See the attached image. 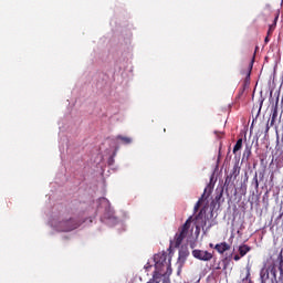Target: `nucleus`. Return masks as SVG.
I'll list each match as a JSON object with an SVG mask.
<instances>
[{
  "label": "nucleus",
  "mask_w": 283,
  "mask_h": 283,
  "mask_svg": "<svg viewBox=\"0 0 283 283\" xmlns=\"http://www.w3.org/2000/svg\"><path fill=\"white\" fill-rule=\"evenodd\" d=\"M242 282L243 283H252V281H251V268H247V275L242 280Z\"/></svg>",
  "instance_id": "ddd939ff"
},
{
  "label": "nucleus",
  "mask_w": 283,
  "mask_h": 283,
  "mask_svg": "<svg viewBox=\"0 0 283 283\" xmlns=\"http://www.w3.org/2000/svg\"><path fill=\"white\" fill-rule=\"evenodd\" d=\"M128 283H134V281H130V282H128Z\"/></svg>",
  "instance_id": "473e14b6"
},
{
  "label": "nucleus",
  "mask_w": 283,
  "mask_h": 283,
  "mask_svg": "<svg viewBox=\"0 0 283 283\" xmlns=\"http://www.w3.org/2000/svg\"><path fill=\"white\" fill-rule=\"evenodd\" d=\"M275 179V174H271V176H270V182H273V180Z\"/></svg>",
  "instance_id": "412c9836"
},
{
  "label": "nucleus",
  "mask_w": 283,
  "mask_h": 283,
  "mask_svg": "<svg viewBox=\"0 0 283 283\" xmlns=\"http://www.w3.org/2000/svg\"><path fill=\"white\" fill-rule=\"evenodd\" d=\"M147 283H160V276H158V274H153V279H150Z\"/></svg>",
  "instance_id": "2eb2a0df"
},
{
  "label": "nucleus",
  "mask_w": 283,
  "mask_h": 283,
  "mask_svg": "<svg viewBox=\"0 0 283 283\" xmlns=\"http://www.w3.org/2000/svg\"><path fill=\"white\" fill-rule=\"evenodd\" d=\"M214 134H216V136H220V134H222V133L214 130Z\"/></svg>",
  "instance_id": "cd10ccee"
},
{
  "label": "nucleus",
  "mask_w": 283,
  "mask_h": 283,
  "mask_svg": "<svg viewBox=\"0 0 283 283\" xmlns=\"http://www.w3.org/2000/svg\"><path fill=\"white\" fill-rule=\"evenodd\" d=\"M221 198H222V192H220V195L216 197V200H220Z\"/></svg>",
  "instance_id": "bb28decb"
},
{
  "label": "nucleus",
  "mask_w": 283,
  "mask_h": 283,
  "mask_svg": "<svg viewBox=\"0 0 283 283\" xmlns=\"http://www.w3.org/2000/svg\"><path fill=\"white\" fill-rule=\"evenodd\" d=\"M155 271L154 275H157L159 280L165 275H171V258L167 252H159L154 255Z\"/></svg>",
  "instance_id": "f257e3e1"
},
{
  "label": "nucleus",
  "mask_w": 283,
  "mask_h": 283,
  "mask_svg": "<svg viewBox=\"0 0 283 283\" xmlns=\"http://www.w3.org/2000/svg\"><path fill=\"white\" fill-rule=\"evenodd\" d=\"M275 120H277V104L272 106V114H271L270 125H269V122H268L266 128H265L266 133H269L271 127H273V125H275Z\"/></svg>",
  "instance_id": "39448f33"
},
{
  "label": "nucleus",
  "mask_w": 283,
  "mask_h": 283,
  "mask_svg": "<svg viewBox=\"0 0 283 283\" xmlns=\"http://www.w3.org/2000/svg\"><path fill=\"white\" fill-rule=\"evenodd\" d=\"M55 229L67 233L70 231H74V229H78V221H76V219L72 217L61 219L60 221L56 222Z\"/></svg>",
  "instance_id": "7ed1b4c3"
},
{
  "label": "nucleus",
  "mask_w": 283,
  "mask_h": 283,
  "mask_svg": "<svg viewBox=\"0 0 283 283\" xmlns=\"http://www.w3.org/2000/svg\"><path fill=\"white\" fill-rule=\"evenodd\" d=\"M240 258H241V256H240L239 254H237V255H234L233 259H234L235 262H238V261L240 260Z\"/></svg>",
  "instance_id": "5701e85b"
},
{
  "label": "nucleus",
  "mask_w": 283,
  "mask_h": 283,
  "mask_svg": "<svg viewBox=\"0 0 283 283\" xmlns=\"http://www.w3.org/2000/svg\"><path fill=\"white\" fill-rule=\"evenodd\" d=\"M163 283H171V281L169 280V277H165V279L163 280Z\"/></svg>",
  "instance_id": "4be33fe9"
},
{
  "label": "nucleus",
  "mask_w": 283,
  "mask_h": 283,
  "mask_svg": "<svg viewBox=\"0 0 283 283\" xmlns=\"http://www.w3.org/2000/svg\"><path fill=\"white\" fill-rule=\"evenodd\" d=\"M269 41H271V39H269V35H266L264 39V43L266 44V43H269Z\"/></svg>",
  "instance_id": "393cba45"
},
{
  "label": "nucleus",
  "mask_w": 283,
  "mask_h": 283,
  "mask_svg": "<svg viewBox=\"0 0 283 283\" xmlns=\"http://www.w3.org/2000/svg\"><path fill=\"white\" fill-rule=\"evenodd\" d=\"M108 218H112V213H111V214H108Z\"/></svg>",
  "instance_id": "2f4dec72"
},
{
  "label": "nucleus",
  "mask_w": 283,
  "mask_h": 283,
  "mask_svg": "<svg viewBox=\"0 0 283 283\" xmlns=\"http://www.w3.org/2000/svg\"><path fill=\"white\" fill-rule=\"evenodd\" d=\"M211 189H212L211 186H208V187L205 189V191H203L201 198H200L199 201L197 202V207H200V202H202V200H207V198H209V197L211 196Z\"/></svg>",
  "instance_id": "6e6552de"
},
{
  "label": "nucleus",
  "mask_w": 283,
  "mask_h": 283,
  "mask_svg": "<svg viewBox=\"0 0 283 283\" xmlns=\"http://www.w3.org/2000/svg\"><path fill=\"white\" fill-rule=\"evenodd\" d=\"M279 258H280V260H281V262H282V261H283V259H282V258H283V256H282V253L279 255Z\"/></svg>",
  "instance_id": "7c9ffc66"
},
{
  "label": "nucleus",
  "mask_w": 283,
  "mask_h": 283,
  "mask_svg": "<svg viewBox=\"0 0 283 283\" xmlns=\"http://www.w3.org/2000/svg\"><path fill=\"white\" fill-rule=\"evenodd\" d=\"M239 175H240V170H238V168L234 167L232 170V174L226 178V181H224L226 189H229V185H231V178L235 180V178H238Z\"/></svg>",
  "instance_id": "0eeeda50"
},
{
  "label": "nucleus",
  "mask_w": 283,
  "mask_h": 283,
  "mask_svg": "<svg viewBox=\"0 0 283 283\" xmlns=\"http://www.w3.org/2000/svg\"><path fill=\"white\" fill-rule=\"evenodd\" d=\"M145 269H146V271H149V269H151V265H150L149 263H147V264L145 265Z\"/></svg>",
  "instance_id": "b1692460"
},
{
  "label": "nucleus",
  "mask_w": 283,
  "mask_h": 283,
  "mask_svg": "<svg viewBox=\"0 0 283 283\" xmlns=\"http://www.w3.org/2000/svg\"><path fill=\"white\" fill-rule=\"evenodd\" d=\"M261 283H266V280H269V270L262 269L260 272Z\"/></svg>",
  "instance_id": "9b49d317"
},
{
  "label": "nucleus",
  "mask_w": 283,
  "mask_h": 283,
  "mask_svg": "<svg viewBox=\"0 0 283 283\" xmlns=\"http://www.w3.org/2000/svg\"><path fill=\"white\" fill-rule=\"evenodd\" d=\"M253 181L255 182V189H259V187H260V181L258 180V174L254 175Z\"/></svg>",
  "instance_id": "f3484780"
},
{
  "label": "nucleus",
  "mask_w": 283,
  "mask_h": 283,
  "mask_svg": "<svg viewBox=\"0 0 283 283\" xmlns=\"http://www.w3.org/2000/svg\"><path fill=\"white\" fill-rule=\"evenodd\" d=\"M214 250L222 255V253H226V251L231 250V245L227 242H221L214 245Z\"/></svg>",
  "instance_id": "423d86ee"
},
{
  "label": "nucleus",
  "mask_w": 283,
  "mask_h": 283,
  "mask_svg": "<svg viewBox=\"0 0 283 283\" xmlns=\"http://www.w3.org/2000/svg\"><path fill=\"white\" fill-rule=\"evenodd\" d=\"M259 178L260 180H264V170L259 172Z\"/></svg>",
  "instance_id": "aec40b11"
},
{
  "label": "nucleus",
  "mask_w": 283,
  "mask_h": 283,
  "mask_svg": "<svg viewBox=\"0 0 283 283\" xmlns=\"http://www.w3.org/2000/svg\"><path fill=\"white\" fill-rule=\"evenodd\" d=\"M276 283H283V270H282V268H280V276H279V280L276 281Z\"/></svg>",
  "instance_id": "a211bd4d"
},
{
  "label": "nucleus",
  "mask_w": 283,
  "mask_h": 283,
  "mask_svg": "<svg viewBox=\"0 0 283 283\" xmlns=\"http://www.w3.org/2000/svg\"><path fill=\"white\" fill-rule=\"evenodd\" d=\"M251 70H253V60L250 64V67H249V72H248V75H247V78H251Z\"/></svg>",
  "instance_id": "6ab92c4d"
},
{
  "label": "nucleus",
  "mask_w": 283,
  "mask_h": 283,
  "mask_svg": "<svg viewBox=\"0 0 283 283\" xmlns=\"http://www.w3.org/2000/svg\"><path fill=\"white\" fill-rule=\"evenodd\" d=\"M271 273H273V276L275 277V270H271Z\"/></svg>",
  "instance_id": "c85d7f7f"
},
{
  "label": "nucleus",
  "mask_w": 283,
  "mask_h": 283,
  "mask_svg": "<svg viewBox=\"0 0 283 283\" xmlns=\"http://www.w3.org/2000/svg\"><path fill=\"white\" fill-rule=\"evenodd\" d=\"M98 201H99L102 205H107V206H109V200H107V198H105V197L99 198Z\"/></svg>",
  "instance_id": "dca6fc26"
},
{
  "label": "nucleus",
  "mask_w": 283,
  "mask_h": 283,
  "mask_svg": "<svg viewBox=\"0 0 283 283\" xmlns=\"http://www.w3.org/2000/svg\"><path fill=\"white\" fill-rule=\"evenodd\" d=\"M249 251H251V247H249L247 244H242L239 247V255L241 258H244V255H247V253H249Z\"/></svg>",
  "instance_id": "9d476101"
},
{
  "label": "nucleus",
  "mask_w": 283,
  "mask_h": 283,
  "mask_svg": "<svg viewBox=\"0 0 283 283\" xmlns=\"http://www.w3.org/2000/svg\"><path fill=\"white\" fill-rule=\"evenodd\" d=\"M192 255L196 260H200L201 262H210V260H213V253L207 250H193Z\"/></svg>",
  "instance_id": "20e7f679"
},
{
  "label": "nucleus",
  "mask_w": 283,
  "mask_h": 283,
  "mask_svg": "<svg viewBox=\"0 0 283 283\" xmlns=\"http://www.w3.org/2000/svg\"><path fill=\"white\" fill-rule=\"evenodd\" d=\"M242 149V138H239L233 147V154H238Z\"/></svg>",
  "instance_id": "f8f14e48"
},
{
  "label": "nucleus",
  "mask_w": 283,
  "mask_h": 283,
  "mask_svg": "<svg viewBox=\"0 0 283 283\" xmlns=\"http://www.w3.org/2000/svg\"><path fill=\"white\" fill-rule=\"evenodd\" d=\"M248 156H251V149H248Z\"/></svg>",
  "instance_id": "c756f323"
},
{
  "label": "nucleus",
  "mask_w": 283,
  "mask_h": 283,
  "mask_svg": "<svg viewBox=\"0 0 283 283\" xmlns=\"http://www.w3.org/2000/svg\"><path fill=\"white\" fill-rule=\"evenodd\" d=\"M276 21H277V15L274 19V24H271L269 30H268V36H271V34H273V31L275 30Z\"/></svg>",
  "instance_id": "4468645a"
},
{
  "label": "nucleus",
  "mask_w": 283,
  "mask_h": 283,
  "mask_svg": "<svg viewBox=\"0 0 283 283\" xmlns=\"http://www.w3.org/2000/svg\"><path fill=\"white\" fill-rule=\"evenodd\" d=\"M264 103V101H261V104H260V108H259V112L258 114H260V112H262V104Z\"/></svg>",
  "instance_id": "a878e982"
},
{
  "label": "nucleus",
  "mask_w": 283,
  "mask_h": 283,
  "mask_svg": "<svg viewBox=\"0 0 283 283\" xmlns=\"http://www.w3.org/2000/svg\"><path fill=\"white\" fill-rule=\"evenodd\" d=\"M189 229H191V217L188 218L182 227L178 229V232L175 234L174 240L170 241V244L171 247H174V249H179L185 238L189 235Z\"/></svg>",
  "instance_id": "f03ea898"
},
{
  "label": "nucleus",
  "mask_w": 283,
  "mask_h": 283,
  "mask_svg": "<svg viewBox=\"0 0 283 283\" xmlns=\"http://www.w3.org/2000/svg\"><path fill=\"white\" fill-rule=\"evenodd\" d=\"M116 140H120L122 145H132V143H134V139H132V137L123 135H117Z\"/></svg>",
  "instance_id": "1a4fd4ad"
}]
</instances>
